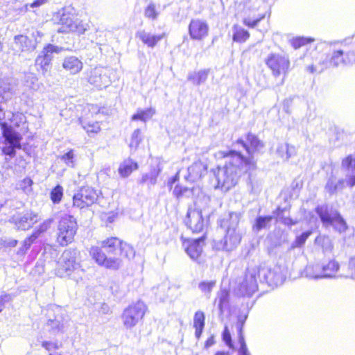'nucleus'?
I'll list each match as a JSON object with an SVG mask.
<instances>
[{"label": "nucleus", "mask_w": 355, "mask_h": 355, "mask_svg": "<svg viewBox=\"0 0 355 355\" xmlns=\"http://www.w3.org/2000/svg\"><path fill=\"white\" fill-rule=\"evenodd\" d=\"M138 168V164L132 159L124 160L119 168V173L123 178L129 176L132 172Z\"/></svg>", "instance_id": "obj_29"}, {"label": "nucleus", "mask_w": 355, "mask_h": 355, "mask_svg": "<svg viewBox=\"0 0 355 355\" xmlns=\"http://www.w3.org/2000/svg\"><path fill=\"white\" fill-rule=\"evenodd\" d=\"M257 269L258 270L257 276L260 278V281L266 282L269 286H278L282 284L284 280V275L278 265L262 266Z\"/></svg>", "instance_id": "obj_10"}, {"label": "nucleus", "mask_w": 355, "mask_h": 355, "mask_svg": "<svg viewBox=\"0 0 355 355\" xmlns=\"http://www.w3.org/2000/svg\"><path fill=\"white\" fill-rule=\"evenodd\" d=\"M43 34L39 31H35L31 34V37L24 35H17L14 37L12 46L15 53L22 52H32L40 42Z\"/></svg>", "instance_id": "obj_8"}, {"label": "nucleus", "mask_w": 355, "mask_h": 355, "mask_svg": "<svg viewBox=\"0 0 355 355\" xmlns=\"http://www.w3.org/2000/svg\"><path fill=\"white\" fill-rule=\"evenodd\" d=\"M315 243L321 245L324 252L331 251L333 248L331 241L328 236H318Z\"/></svg>", "instance_id": "obj_42"}, {"label": "nucleus", "mask_w": 355, "mask_h": 355, "mask_svg": "<svg viewBox=\"0 0 355 355\" xmlns=\"http://www.w3.org/2000/svg\"><path fill=\"white\" fill-rule=\"evenodd\" d=\"M218 308L220 312L223 311V306L227 303L228 293L225 291H222L218 298Z\"/></svg>", "instance_id": "obj_57"}, {"label": "nucleus", "mask_w": 355, "mask_h": 355, "mask_svg": "<svg viewBox=\"0 0 355 355\" xmlns=\"http://www.w3.org/2000/svg\"><path fill=\"white\" fill-rule=\"evenodd\" d=\"M76 219L69 215L62 216L58 225L57 241L62 246L71 243L77 231Z\"/></svg>", "instance_id": "obj_7"}, {"label": "nucleus", "mask_w": 355, "mask_h": 355, "mask_svg": "<svg viewBox=\"0 0 355 355\" xmlns=\"http://www.w3.org/2000/svg\"><path fill=\"white\" fill-rule=\"evenodd\" d=\"M284 209H281L280 207H277L276 211H273L274 216L276 217V220L278 222L282 223L283 224L291 226L295 225L297 223V220H294L290 217L284 216L283 213L284 212Z\"/></svg>", "instance_id": "obj_35"}, {"label": "nucleus", "mask_w": 355, "mask_h": 355, "mask_svg": "<svg viewBox=\"0 0 355 355\" xmlns=\"http://www.w3.org/2000/svg\"><path fill=\"white\" fill-rule=\"evenodd\" d=\"M89 253L98 265L113 270H116L120 267L121 261L119 259L107 258L98 247H92Z\"/></svg>", "instance_id": "obj_17"}, {"label": "nucleus", "mask_w": 355, "mask_h": 355, "mask_svg": "<svg viewBox=\"0 0 355 355\" xmlns=\"http://www.w3.org/2000/svg\"><path fill=\"white\" fill-rule=\"evenodd\" d=\"M243 325V321L241 322V323L239 324L238 330H239V342L240 344V348L239 349V355H250L245 342L244 339V336L242 334V328Z\"/></svg>", "instance_id": "obj_41"}, {"label": "nucleus", "mask_w": 355, "mask_h": 355, "mask_svg": "<svg viewBox=\"0 0 355 355\" xmlns=\"http://www.w3.org/2000/svg\"><path fill=\"white\" fill-rule=\"evenodd\" d=\"M248 141L250 144V147H248L241 139L238 140L237 144H241L248 154H252L255 150H259L263 146V144L254 135L248 134Z\"/></svg>", "instance_id": "obj_27"}, {"label": "nucleus", "mask_w": 355, "mask_h": 355, "mask_svg": "<svg viewBox=\"0 0 355 355\" xmlns=\"http://www.w3.org/2000/svg\"><path fill=\"white\" fill-rule=\"evenodd\" d=\"M205 314L201 311L196 312L193 317V328L195 329V336L199 339L202 335L205 327Z\"/></svg>", "instance_id": "obj_30"}, {"label": "nucleus", "mask_w": 355, "mask_h": 355, "mask_svg": "<svg viewBox=\"0 0 355 355\" xmlns=\"http://www.w3.org/2000/svg\"><path fill=\"white\" fill-rule=\"evenodd\" d=\"M13 219L18 230H28L36 223L40 219V217L37 214L28 211Z\"/></svg>", "instance_id": "obj_22"}, {"label": "nucleus", "mask_w": 355, "mask_h": 355, "mask_svg": "<svg viewBox=\"0 0 355 355\" xmlns=\"http://www.w3.org/2000/svg\"><path fill=\"white\" fill-rule=\"evenodd\" d=\"M33 180L29 178H26L18 184V188L28 194L32 191Z\"/></svg>", "instance_id": "obj_45"}, {"label": "nucleus", "mask_w": 355, "mask_h": 355, "mask_svg": "<svg viewBox=\"0 0 355 355\" xmlns=\"http://www.w3.org/2000/svg\"><path fill=\"white\" fill-rule=\"evenodd\" d=\"M60 27L58 30L60 33L74 32L78 34H83L89 28L88 22L84 21L73 16L66 9L59 11L56 16Z\"/></svg>", "instance_id": "obj_5"}, {"label": "nucleus", "mask_w": 355, "mask_h": 355, "mask_svg": "<svg viewBox=\"0 0 355 355\" xmlns=\"http://www.w3.org/2000/svg\"><path fill=\"white\" fill-rule=\"evenodd\" d=\"M342 166L347 169L355 168V159L352 155L347 156L343 160Z\"/></svg>", "instance_id": "obj_58"}, {"label": "nucleus", "mask_w": 355, "mask_h": 355, "mask_svg": "<svg viewBox=\"0 0 355 355\" xmlns=\"http://www.w3.org/2000/svg\"><path fill=\"white\" fill-rule=\"evenodd\" d=\"M147 311V306L141 301L130 304L121 314V321L125 329H130L142 321Z\"/></svg>", "instance_id": "obj_6"}, {"label": "nucleus", "mask_w": 355, "mask_h": 355, "mask_svg": "<svg viewBox=\"0 0 355 355\" xmlns=\"http://www.w3.org/2000/svg\"><path fill=\"white\" fill-rule=\"evenodd\" d=\"M189 32L191 39L200 40L208 35L209 26L202 19H192L189 26Z\"/></svg>", "instance_id": "obj_20"}, {"label": "nucleus", "mask_w": 355, "mask_h": 355, "mask_svg": "<svg viewBox=\"0 0 355 355\" xmlns=\"http://www.w3.org/2000/svg\"><path fill=\"white\" fill-rule=\"evenodd\" d=\"M185 252L193 260H197L201 255L205 245V236L198 239H189L182 243Z\"/></svg>", "instance_id": "obj_18"}, {"label": "nucleus", "mask_w": 355, "mask_h": 355, "mask_svg": "<svg viewBox=\"0 0 355 355\" xmlns=\"http://www.w3.org/2000/svg\"><path fill=\"white\" fill-rule=\"evenodd\" d=\"M42 346L48 351H50L53 349H58L60 347L57 343L48 342V341L42 342Z\"/></svg>", "instance_id": "obj_60"}, {"label": "nucleus", "mask_w": 355, "mask_h": 355, "mask_svg": "<svg viewBox=\"0 0 355 355\" xmlns=\"http://www.w3.org/2000/svg\"><path fill=\"white\" fill-rule=\"evenodd\" d=\"M119 251H120L121 254L129 259L133 258L135 257V252L134 249L132 246L126 243H122L121 248Z\"/></svg>", "instance_id": "obj_48"}, {"label": "nucleus", "mask_w": 355, "mask_h": 355, "mask_svg": "<svg viewBox=\"0 0 355 355\" xmlns=\"http://www.w3.org/2000/svg\"><path fill=\"white\" fill-rule=\"evenodd\" d=\"M135 36L148 47L154 48L164 37L165 34L154 35L146 32L145 30H140L136 33Z\"/></svg>", "instance_id": "obj_23"}, {"label": "nucleus", "mask_w": 355, "mask_h": 355, "mask_svg": "<svg viewBox=\"0 0 355 355\" xmlns=\"http://www.w3.org/2000/svg\"><path fill=\"white\" fill-rule=\"evenodd\" d=\"M349 268L350 272L347 275H349V277L355 279V257L350 259L349 263Z\"/></svg>", "instance_id": "obj_61"}, {"label": "nucleus", "mask_w": 355, "mask_h": 355, "mask_svg": "<svg viewBox=\"0 0 355 355\" xmlns=\"http://www.w3.org/2000/svg\"><path fill=\"white\" fill-rule=\"evenodd\" d=\"M159 172H160V168H159L158 166L153 167L148 173L144 174L142 176L141 182V183L149 182L152 185L155 184L156 183L157 178Z\"/></svg>", "instance_id": "obj_36"}, {"label": "nucleus", "mask_w": 355, "mask_h": 355, "mask_svg": "<svg viewBox=\"0 0 355 355\" xmlns=\"http://www.w3.org/2000/svg\"><path fill=\"white\" fill-rule=\"evenodd\" d=\"M258 270L256 268H249L245 275L241 277L235 288L237 294L250 296L258 290L257 282Z\"/></svg>", "instance_id": "obj_9"}, {"label": "nucleus", "mask_w": 355, "mask_h": 355, "mask_svg": "<svg viewBox=\"0 0 355 355\" xmlns=\"http://www.w3.org/2000/svg\"><path fill=\"white\" fill-rule=\"evenodd\" d=\"M266 64L275 77H278L280 75L285 77L290 67L288 58L279 53L269 54L266 60Z\"/></svg>", "instance_id": "obj_11"}, {"label": "nucleus", "mask_w": 355, "mask_h": 355, "mask_svg": "<svg viewBox=\"0 0 355 355\" xmlns=\"http://www.w3.org/2000/svg\"><path fill=\"white\" fill-rule=\"evenodd\" d=\"M216 282L214 281L202 282L199 284L198 288L202 292L210 293L214 287Z\"/></svg>", "instance_id": "obj_54"}, {"label": "nucleus", "mask_w": 355, "mask_h": 355, "mask_svg": "<svg viewBox=\"0 0 355 355\" xmlns=\"http://www.w3.org/2000/svg\"><path fill=\"white\" fill-rule=\"evenodd\" d=\"M49 0H35L30 4V8H39L49 2Z\"/></svg>", "instance_id": "obj_62"}, {"label": "nucleus", "mask_w": 355, "mask_h": 355, "mask_svg": "<svg viewBox=\"0 0 355 355\" xmlns=\"http://www.w3.org/2000/svg\"><path fill=\"white\" fill-rule=\"evenodd\" d=\"M47 326L53 333H64L66 327V321L62 316H56L54 319H49Z\"/></svg>", "instance_id": "obj_31"}, {"label": "nucleus", "mask_w": 355, "mask_h": 355, "mask_svg": "<svg viewBox=\"0 0 355 355\" xmlns=\"http://www.w3.org/2000/svg\"><path fill=\"white\" fill-rule=\"evenodd\" d=\"M61 49L57 46L48 44L37 55L35 59V65L40 67L43 73H46L49 68L53 58V53H58L60 52Z\"/></svg>", "instance_id": "obj_16"}, {"label": "nucleus", "mask_w": 355, "mask_h": 355, "mask_svg": "<svg viewBox=\"0 0 355 355\" xmlns=\"http://www.w3.org/2000/svg\"><path fill=\"white\" fill-rule=\"evenodd\" d=\"M282 148L286 150L284 159L286 160L296 154V150L293 146H290L288 144H282Z\"/></svg>", "instance_id": "obj_55"}, {"label": "nucleus", "mask_w": 355, "mask_h": 355, "mask_svg": "<svg viewBox=\"0 0 355 355\" xmlns=\"http://www.w3.org/2000/svg\"><path fill=\"white\" fill-rule=\"evenodd\" d=\"M234 33L233 35V40L234 42L242 43L249 38L250 33L248 31L236 26H234Z\"/></svg>", "instance_id": "obj_38"}, {"label": "nucleus", "mask_w": 355, "mask_h": 355, "mask_svg": "<svg viewBox=\"0 0 355 355\" xmlns=\"http://www.w3.org/2000/svg\"><path fill=\"white\" fill-rule=\"evenodd\" d=\"M159 12L155 8V5L153 3H150L144 10V15L146 17L155 20L157 19Z\"/></svg>", "instance_id": "obj_46"}, {"label": "nucleus", "mask_w": 355, "mask_h": 355, "mask_svg": "<svg viewBox=\"0 0 355 355\" xmlns=\"http://www.w3.org/2000/svg\"><path fill=\"white\" fill-rule=\"evenodd\" d=\"M142 135L141 132V130L139 128H137L132 133L130 141H129V147L131 150H137L139 147V144L142 141Z\"/></svg>", "instance_id": "obj_37"}, {"label": "nucleus", "mask_w": 355, "mask_h": 355, "mask_svg": "<svg viewBox=\"0 0 355 355\" xmlns=\"http://www.w3.org/2000/svg\"><path fill=\"white\" fill-rule=\"evenodd\" d=\"M4 117L8 118L10 121L11 125L10 126L14 125L15 127H19L21 123L24 121L25 117L21 113H12L8 112L7 114L4 113ZM12 128V127H11Z\"/></svg>", "instance_id": "obj_40"}, {"label": "nucleus", "mask_w": 355, "mask_h": 355, "mask_svg": "<svg viewBox=\"0 0 355 355\" xmlns=\"http://www.w3.org/2000/svg\"><path fill=\"white\" fill-rule=\"evenodd\" d=\"M304 275L313 279H324V268L322 264L315 263L307 266L304 269Z\"/></svg>", "instance_id": "obj_26"}, {"label": "nucleus", "mask_w": 355, "mask_h": 355, "mask_svg": "<svg viewBox=\"0 0 355 355\" xmlns=\"http://www.w3.org/2000/svg\"><path fill=\"white\" fill-rule=\"evenodd\" d=\"M83 62L75 56H69L64 58L62 67L71 74H76L83 69Z\"/></svg>", "instance_id": "obj_25"}, {"label": "nucleus", "mask_w": 355, "mask_h": 355, "mask_svg": "<svg viewBox=\"0 0 355 355\" xmlns=\"http://www.w3.org/2000/svg\"><path fill=\"white\" fill-rule=\"evenodd\" d=\"M37 237L38 233L33 232L28 238L24 240L23 248L19 250V252L23 253L27 250Z\"/></svg>", "instance_id": "obj_51"}, {"label": "nucleus", "mask_w": 355, "mask_h": 355, "mask_svg": "<svg viewBox=\"0 0 355 355\" xmlns=\"http://www.w3.org/2000/svg\"><path fill=\"white\" fill-rule=\"evenodd\" d=\"M220 154L223 155L225 164L218 168L216 175L217 187L227 191L237 184L242 174L254 167L255 163L252 158H246L235 150L220 152Z\"/></svg>", "instance_id": "obj_1"}, {"label": "nucleus", "mask_w": 355, "mask_h": 355, "mask_svg": "<svg viewBox=\"0 0 355 355\" xmlns=\"http://www.w3.org/2000/svg\"><path fill=\"white\" fill-rule=\"evenodd\" d=\"M315 212L325 227L331 226L339 233L345 232L347 225L338 211L332 206L322 205L315 208Z\"/></svg>", "instance_id": "obj_4"}, {"label": "nucleus", "mask_w": 355, "mask_h": 355, "mask_svg": "<svg viewBox=\"0 0 355 355\" xmlns=\"http://www.w3.org/2000/svg\"><path fill=\"white\" fill-rule=\"evenodd\" d=\"M355 185V176L348 179L337 178L334 175H331L325 184L324 190L330 196L336 195L342 191L346 187H352Z\"/></svg>", "instance_id": "obj_15"}, {"label": "nucleus", "mask_w": 355, "mask_h": 355, "mask_svg": "<svg viewBox=\"0 0 355 355\" xmlns=\"http://www.w3.org/2000/svg\"><path fill=\"white\" fill-rule=\"evenodd\" d=\"M99 192L91 187H82L73 197V205L80 209L89 207L95 203Z\"/></svg>", "instance_id": "obj_12"}, {"label": "nucleus", "mask_w": 355, "mask_h": 355, "mask_svg": "<svg viewBox=\"0 0 355 355\" xmlns=\"http://www.w3.org/2000/svg\"><path fill=\"white\" fill-rule=\"evenodd\" d=\"M339 44L334 43L332 53L329 58V64L332 67L347 66L355 64V53L353 51L346 52L340 47Z\"/></svg>", "instance_id": "obj_13"}, {"label": "nucleus", "mask_w": 355, "mask_h": 355, "mask_svg": "<svg viewBox=\"0 0 355 355\" xmlns=\"http://www.w3.org/2000/svg\"><path fill=\"white\" fill-rule=\"evenodd\" d=\"M241 216L240 213L231 212L229 214L228 218L220 220V227L225 232L221 241L223 250L232 251L240 244L242 239V233L239 228Z\"/></svg>", "instance_id": "obj_2"}, {"label": "nucleus", "mask_w": 355, "mask_h": 355, "mask_svg": "<svg viewBox=\"0 0 355 355\" xmlns=\"http://www.w3.org/2000/svg\"><path fill=\"white\" fill-rule=\"evenodd\" d=\"M259 21V19L251 21L250 19H245L243 21V23L245 25H246L249 27L254 28L257 25Z\"/></svg>", "instance_id": "obj_63"}, {"label": "nucleus", "mask_w": 355, "mask_h": 355, "mask_svg": "<svg viewBox=\"0 0 355 355\" xmlns=\"http://www.w3.org/2000/svg\"><path fill=\"white\" fill-rule=\"evenodd\" d=\"M77 251L75 250H64L58 262L57 275L61 277H69L76 282L82 279L84 270L76 261Z\"/></svg>", "instance_id": "obj_3"}, {"label": "nucleus", "mask_w": 355, "mask_h": 355, "mask_svg": "<svg viewBox=\"0 0 355 355\" xmlns=\"http://www.w3.org/2000/svg\"><path fill=\"white\" fill-rule=\"evenodd\" d=\"M223 339L230 347H232V345L231 334H230V332L229 331L227 327H225V328L223 331Z\"/></svg>", "instance_id": "obj_59"}, {"label": "nucleus", "mask_w": 355, "mask_h": 355, "mask_svg": "<svg viewBox=\"0 0 355 355\" xmlns=\"http://www.w3.org/2000/svg\"><path fill=\"white\" fill-rule=\"evenodd\" d=\"M0 95L6 101L10 98L12 95L11 88L3 82L0 83Z\"/></svg>", "instance_id": "obj_50"}, {"label": "nucleus", "mask_w": 355, "mask_h": 355, "mask_svg": "<svg viewBox=\"0 0 355 355\" xmlns=\"http://www.w3.org/2000/svg\"><path fill=\"white\" fill-rule=\"evenodd\" d=\"M185 223L193 232L202 231L205 227V221L202 211L198 209L189 208L187 211Z\"/></svg>", "instance_id": "obj_19"}, {"label": "nucleus", "mask_w": 355, "mask_h": 355, "mask_svg": "<svg viewBox=\"0 0 355 355\" xmlns=\"http://www.w3.org/2000/svg\"><path fill=\"white\" fill-rule=\"evenodd\" d=\"M122 243L119 239L112 237L103 241L101 247L105 248L108 252L116 254V251L120 250Z\"/></svg>", "instance_id": "obj_32"}, {"label": "nucleus", "mask_w": 355, "mask_h": 355, "mask_svg": "<svg viewBox=\"0 0 355 355\" xmlns=\"http://www.w3.org/2000/svg\"><path fill=\"white\" fill-rule=\"evenodd\" d=\"M110 71L104 67H98L92 69L88 76V82L98 89L106 88L111 83Z\"/></svg>", "instance_id": "obj_14"}, {"label": "nucleus", "mask_w": 355, "mask_h": 355, "mask_svg": "<svg viewBox=\"0 0 355 355\" xmlns=\"http://www.w3.org/2000/svg\"><path fill=\"white\" fill-rule=\"evenodd\" d=\"M10 300V296L8 295L0 296V312L4 308L5 302H8Z\"/></svg>", "instance_id": "obj_64"}, {"label": "nucleus", "mask_w": 355, "mask_h": 355, "mask_svg": "<svg viewBox=\"0 0 355 355\" xmlns=\"http://www.w3.org/2000/svg\"><path fill=\"white\" fill-rule=\"evenodd\" d=\"M62 161H63L66 165L69 167L73 168L75 166V155L73 150H70L63 155L60 157Z\"/></svg>", "instance_id": "obj_44"}, {"label": "nucleus", "mask_w": 355, "mask_h": 355, "mask_svg": "<svg viewBox=\"0 0 355 355\" xmlns=\"http://www.w3.org/2000/svg\"><path fill=\"white\" fill-rule=\"evenodd\" d=\"M83 127L88 133H96L101 130L100 125L98 122H84L83 123Z\"/></svg>", "instance_id": "obj_49"}, {"label": "nucleus", "mask_w": 355, "mask_h": 355, "mask_svg": "<svg viewBox=\"0 0 355 355\" xmlns=\"http://www.w3.org/2000/svg\"><path fill=\"white\" fill-rule=\"evenodd\" d=\"M324 268V273L325 278H338V277H345L347 278L349 277V275H346L345 273H338L339 270V263L335 260H331L329 261L327 264H322Z\"/></svg>", "instance_id": "obj_24"}, {"label": "nucleus", "mask_w": 355, "mask_h": 355, "mask_svg": "<svg viewBox=\"0 0 355 355\" xmlns=\"http://www.w3.org/2000/svg\"><path fill=\"white\" fill-rule=\"evenodd\" d=\"M155 110L153 108H149L147 110H139L137 113L132 115L131 120L137 121L140 120L143 122H146L148 120L150 119L152 116L155 114Z\"/></svg>", "instance_id": "obj_34"}, {"label": "nucleus", "mask_w": 355, "mask_h": 355, "mask_svg": "<svg viewBox=\"0 0 355 355\" xmlns=\"http://www.w3.org/2000/svg\"><path fill=\"white\" fill-rule=\"evenodd\" d=\"M209 72L210 69H201L198 71L190 72L188 74L187 80L193 85H200L207 81Z\"/></svg>", "instance_id": "obj_28"}, {"label": "nucleus", "mask_w": 355, "mask_h": 355, "mask_svg": "<svg viewBox=\"0 0 355 355\" xmlns=\"http://www.w3.org/2000/svg\"><path fill=\"white\" fill-rule=\"evenodd\" d=\"M51 200L54 204L59 203L63 196V188L60 184H58L53 188L50 193Z\"/></svg>", "instance_id": "obj_43"}, {"label": "nucleus", "mask_w": 355, "mask_h": 355, "mask_svg": "<svg viewBox=\"0 0 355 355\" xmlns=\"http://www.w3.org/2000/svg\"><path fill=\"white\" fill-rule=\"evenodd\" d=\"M313 41H314V40L310 37H299L293 38L291 40V44L295 49H297L300 48L303 45L311 43Z\"/></svg>", "instance_id": "obj_47"}, {"label": "nucleus", "mask_w": 355, "mask_h": 355, "mask_svg": "<svg viewBox=\"0 0 355 355\" xmlns=\"http://www.w3.org/2000/svg\"><path fill=\"white\" fill-rule=\"evenodd\" d=\"M310 234L311 232H304L301 235L297 236L294 243L293 244V247L298 248L304 245Z\"/></svg>", "instance_id": "obj_53"}, {"label": "nucleus", "mask_w": 355, "mask_h": 355, "mask_svg": "<svg viewBox=\"0 0 355 355\" xmlns=\"http://www.w3.org/2000/svg\"><path fill=\"white\" fill-rule=\"evenodd\" d=\"M261 182L259 180L250 178L249 187H250V191L253 193L257 194L261 190Z\"/></svg>", "instance_id": "obj_52"}, {"label": "nucleus", "mask_w": 355, "mask_h": 355, "mask_svg": "<svg viewBox=\"0 0 355 355\" xmlns=\"http://www.w3.org/2000/svg\"><path fill=\"white\" fill-rule=\"evenodd\" d=\"M273 217H275L274 215L268 216H259L256 219L255 224L253 225V229L259 232L261 230L267 227L272 220Z\"/></svg>", "instance_id": "obj_39"}, {"label": "nucleus", "mask_w": 355, "mask_h": 355, "mask_svg": "<svg viewBox=\"0 0 355 355\" xmlns=\"http://www.w3.org/2000/svg\"><path fill=\"white\" fill-rule=\"evenodd\" d=\"M207 166L201 161H198L191 164L187 169V175L185 179L189 182H196L207 174Z\"/></svg>", "instance_id": "obj_21"}, {"label": "nucleus", "mask_w": 355, "mask_h": 355, "mask_svg": "<svg viewBox=\"0 0 355 355\" xmlns=\"http://www.w3.org/2000/svg\"><path fill=\"white\" fill-rule=\"evenodd\" d=\"M329 67H332V65L329 64V59L327 58H323L321 57L317 63L312 64L311 65L307 67V71L311 73H321Z\"/></svg>", "instance_id": "obj_33"}, {"label": "nucleus", "mask_w": 355, "mask_h": 355, "mask_svg": "<svg viewBox=\"0 0 355 355\" xmlns=\"http://www.w3.org/2000/svg\"><path fill=\"white\" fill-rule=\"evenodd\" d=\"M53 222V218H50L46 220H45L39 226L38 229L35 230L34 232H37L38 236L40 234L46 232L49 227H51V224Z\"/></svg>", "instance_id": "obj_56"}]
</instances>
